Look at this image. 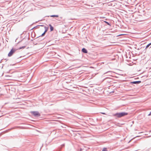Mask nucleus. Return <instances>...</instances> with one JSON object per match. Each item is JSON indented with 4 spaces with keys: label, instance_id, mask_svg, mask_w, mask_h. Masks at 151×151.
Returning <instances> with one entry per match:
<instances>
[{
    "label": "nucleus",
    "instance_id": "f257e3e1",
    "mask_svg": "<svg viewBox=\"0 0 151 151\" xmlns=\"http://www.w3.org/2000/svg\"><path fill=\"white\" fill-rule=\"evenodd\" d=\"M128 114L127 113L125 112H122L120 113H116L114 114L113 116H114L117 117L118 118H120L122 116L126 115Z\"/></svg>",
    "mask_w": 151,
    "mask_h": 151
},
{
    "label": "nucleus",
    "instance_id": "f03ea898",
    "mask_svg": "<svg viewBox=\"0 0 151 151\" xmlns=\"http://www.w3.org/2000/svg\"><path fill=\"white\" fill-rule=\"evenodd\" d=\"M16 50V49L12 48L8 53V56L9 57L11 56L15 52Z\"/></svg>",
    "mask_w": 151,
    "mask_h": 151
},
{
    "label": "nucleus",
    "instance_id": "7ed1b4c3",
    "mask_svg": "<svg viewBox=\"0 0 151 151\" xmlns=\"http://www.w3.org/2000/svg\"><path fill=\"white\" fill-rule=\"evenodd\" d=\"M31 113L35 116L39 117L40 116L39 113L37 111H32Z\"/></svg>",
    "mask_w": 151,
    "mask_h": 151
},
{
    "label": "nucleus",
    "instance_id": "20e7f679",
    "mask_svg": "<svg viewBox=\"0 0 151 151\" xmlns=\"http://www.w3.org/2000/svg\"><path fill=\"white\" fill-rule=\"evenodd\" d=\"M141 82V81H134L131 82V83L132 84H139Z\"/></svg>",
    "mask_w": 151,
    "mask_h": 151
},
{
    "label": "nucleus",
    "instance_id": "39448f33",
    "mask_svg": "<svg viewBox=\"0 0 151 151\" xmlns=\"http://www.w3.org/2000/svg\"><path fill=\"white\" fill-rule=\"evenodd\" d=\"M82 52L85 53H87L88 52V51L87 50L84 48H83L82 49Z\"/></svg>",
    "mask_w": 151,
    "mask_h": 151
},
{
    "label": "nucleus",
    "instance_id": "423d86ee",
    "mask_svg": "<svg viewBox=\"0 0 151 151\" xmlns=\"http://www.w3.org/2000/svg\"><path fill=\"white\" fill-rule=\"evenodd\" d=\"M108 73V75L111 76L112 74V72L111 71H108L105 73L104 74Z\"/></svg>",
    "mask_w": 151,
    "mask_h": 151
},
{
    "label": "nucleus",
    "instance_id": "0eeeda50",
    "mask_svg": "<svg viewBox=\"0 0 151 151\" xmlns=\"http://www.w3.org/2000/svg\"><path fill=\"white\" fill-rule=\"evenodd\" d=\"M49 26L50 27V31H52L53 30V29H54L53 27L50 24L49 25Z\"/></svg>",
    "mask_w": 151,
    "mask_h": 151
},
{
    "label": "nucleus",
    "instance_id": "6e6552de",
    "mask_svg": "<svg viewBox=\"0 0 151 151\" xmlns=\"http://www.w3.org/2000/svg\"><path fill=\"white\" fill-rule=\"evenodd\" d=\"M150 45H151V42L148 44L146 46L145 49L148 48Z\"/></svg>",
    "mask_w": 151,
    "mask_h": 151
},
{
    "label": "nucleus",
    "instance_id": "1a4fd4ad",
    "mask_svg": "<svg viewBox=\"0 0 151 151\" xmlns=\"http://www.w3.org/2000/svg\"><path fill=\"white\" fill-rule=\"evenodd\" d=\"M46 33H45V32H44L39 37H37V38H38L40 37H42Z\"/></svg>",
    "mask_w": 151,
    "mask_h": 151
},
{
    "label": "nucleus",
    "instance_id": "9d476101",
    "mask_svg": "<svg viewBox=\"0 0 151 151\" xmlns=\"http://www.w3.org/2000/svg\"><path fill=\"white\" fill-rule=\"evenodd\" d=\"M106 24H107L108 25H109L110 26H111L110 24L108 22L106 21H104Z\"/></svg>",
    "mask_w": 151,
    "mask_h": 151
},
{
    "label": "nucleus",
    "instance_id": "9b49d317",
    "mask_svg": "<svg viewBox=\"0 0 151 151\" xmlns=\"http://www.w3.org/2000/svg\"><path fill=\"white\" fill-rule=\"evenodd\" d=\"M43 26V25H37L35 27H34L33 28H32V29H34L35 28H38V27H39V26Z\"/></svg>",
    "mask_w": 151,
    "mask_h": 151
},
{
    "label": "nucleus",
    "instance_id": "f8f14e48",
    "mask_svg": "<svg viewBox=\"0 0 151 151\" xmlns=\"http://www.w3.org/2000/svg\"><path fill=\"white\" fill-rule=\"evenodd\" d=\"M44 28H45V30H47V31L48 30V28H49V27H48L45 26Z\"/></svg>",
    "mask_w": 151,
    "mask_h": 151
},
{
    "label": "nucleus",
    "instance_id": "ddd939ff",
    "mask_svg": "<svg viewBox=\"0 0 151 151\" xmlns=\"http://www.w3.org/2000/svg\"><path fill=\"white\" fill-rule=\"evenodd\" d=\"M25 47V46H22V47H20L19 48V49H24V48Z\"/></svg>",
    "mask_w": 151,
    "mask_h": 151
},
{
    "label": "nucleus",
    "instance_id": "4468645a",
    "mask_svg": "<svg viewBox=\"0 0 151 151\" xmlns=\"http://www.w3.org/2000/svg\"><path fill=\"white\" fill-rule=\"evenodd\" d=\"M102 151H107L106 148H103V150H102Z\"/></svg>",
    "mask_w": 151,
    "mask_h": 151
},
{
    "label": "nucleus",
    "instance_id": "2eb2a0df",
    "mask_svg": "<svg viewBox=\"0 0 151 151\" xmlns=\"http://www.w3.org/2000/svg\"><path fill=\"white\" fill-rule=\"evenodd\" d=\"M50 17H55V15H50Z\"/></svg>",
    "mask_w": 151,
    "mask_h": 151
},
{
    "label": "nucleus",
    "instance_id": "dca6fc26",
    "mask_svg": "<svg viewBox=\"0 0 151 151\" xmlns=\"http://www.w3.org/2000/svg\"><path fill=\"white\" fill-rule=\"evenodd\" d=\"M151 115V111L150 112V114L148 115V116H150Z\"/></svg>",
    "mask_w": 151,
    "mask_h": 151
},
{
    "label": "nucleus",
    "instance_id": "f3484780",
    "mask_svg": "<svg viewBox=\"0 0 151 151\" xmlns=\"http://www.w3.org/2000/svg\"><path fill=\"white\" fill-rule=\"evenodd\" d=\"M55 17H58V15H55Z\"/></svg>",
    "mask_w": 151,
    "mask_h": 151
},
{
    "label": "nucleus",
    "instance_id": "a211bd4d",
    "mask_svg": "<svg viewBox=\"0 0 151 151\" xmlns=\"http://www.w3.org/2000/svg\"><path fill=\"white\" fill-rule=\"evenodd\" d=\"M47 31V30H45V31L44 32H45V33H46Z\"/></svg>",
    "mask_w": 151,
    "mask_h": 151
},
{
    "label": "nucleus",
    "instance_id": "6ab92c4d",
    "mask_svg": "<svg viewBox=\"0 0 151 151\" xmlns=\"http://www.w3.org/2000/svg\"><path fill=\"white\" fill-rule=\"evenodd\" d=\"M38 40H40V41H41L42 40H43V39H40V40L39 39H38Z\"/></svg>",
    "mask_w": 151,
    "mask_h": 151
},
{
    "label": "nucleus",
    "instance_id": "aec40b11",
    "mask_svg": "<svg viewBox=\"0 0 151 151\" xmlns=\"http://www.w3.org/2000/svg\"><path fill=\"white\" fill-rule=\"evenodd\" d=\"M101 113L103 114H105V113Z\"/></svg>",
    "mask_w": 151,
    "mask_h": 151
},
{
    "label": "nucleus",
    "instance_id": "412c9836",
    "mask_svg": "<svg viewBox=\"0 0 151 151\" xmlns=\"http://www.w3.org/2000/svg\"><path fill=\"white\" fill-rule=\"evenodd\" d=\"M108 81L109 82H111V81H110V80H109V81Z\"/></svg>",
    "mask_w": 151,
    "mask_h": 151
},
{
    "label": "nucleus",
    "instance_id": "4be33fe9",
    "mask_svg": "<svg viewBox=\"0 0 151 151\" xmlns=\"http://www.w3.org/2000/svg\"><path fill=\"white\" fill-rule=\"evenodd\" d=\"M20 57H21V56H20L19 57H18V58H17V59H18L19 58H20Z\"/></svg>",
    "mask_w": 151,
    "mask_h": 151
},
{
    "label": "nucleus",
    "instance_id": "5701e85b",
    "mask_svg": "<svg viewBox=\"0 0 151 151\" xmlns=\"http://www.w3.org/2000/svg\"><path fill=\"white\" fill-rule=\"evenodd\" d=\"M108 77H107L105 79H108Z\"/></svg>",
    "mask_w": 151,
    "mask_h": 151
},
{
    "label": "nucleus",
    "instance_id": "b1692460",
    "mask_svg": "<svg viewBox=\"0 0 151 151\" xmlns=\"http://www.w3.org/2000/svg\"><path fill=\"white\" fill-rule=\"evenodd\" d=\"M150 47H151V46Z\"/></svg>",
    "mask_w": 151,
    "mask_h": 151
},
{
    "label": "nucleus",
    "instance_id": "393cba45",
    "mask_svg": "<svg viewBox=\"0 0 151 151\" xmlns=\"http://www.w3.org/2000/svg\"><path fill=\"white\" fill-rule=\"evenodd\" d=\"M150 47H151V46Z\"/></svg>",
    "mask_w": 151,
    "mask_h": 151
}]
</instances>
